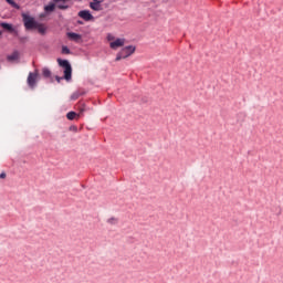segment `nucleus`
Returning <instances> with one entry per match:
<instances>
[{"instance_id":"nucleus-23","label":"nucleus","mask_w":283,"mask_h":283,"mask_svg":"<svg viewBox=\"0 0 283 283\" xmlns=\"http://www.w3.org/2000/svg\"><path fill=\"white\" fill-rule=\"evenodd\" d=\"M93 3H103V0H93Z\"/></svg>"},{"instance_id":"nucleus-8","label":"nucleus","mask_w":283,"mask_h":283,"mask_svg":"<svg viewBox=\"0 0 283 283\" xmlns=\"http://www.w3.org/2000/svg\"><path fill=\"white\" fill-rule=\"evenodd\" d=\"M57 4L59 10H67L70 8L67 3L69 0H53Z\"/></svg>"},{"instance_id":"nucleus-2","label":"nucleus","mask_w":283,"mask_h":283,"mask_svg":"<svg viewBox=\"0 0 283 283\" xmlns=\"http://www.w3.org/2000/svg\"><path fill=\"white\" fill-rule=\"evenodd\" d=\"M57 63L60 67L64 69V78L65 81H70L72 78V65L67 60L57 59Z\"/></svg>"},{"instance_id":"nucleus-20","label":"nucleus","mask_w":283,"mask_h":283,"mask_svg":"<svg viewBox=\"0 0 283 283\" xmlns=\"http://www.w3.org/2000/svg\"><path fill=\"white\" fill-rule=\"evenodd\" d=\"M83 112H85V107L80 108V113L77 114V118L83 116Z\"/></svg>"},{"instance_id":"nucleus-24","label":"nucleus","mask_w":283,"mask_h":283,"mask_svg":"<svg viewBox=\"0 0 283 283\" xmlns=\"http://www.w3.org/2000/svg\"><path fill=\"white\" fill-rule=\"evenodd\" d=\"M56 80L60 82V81H61V77H56Z\"/></svg>"},{"instance_id":"nucleus-10","label":"nucleus","mask_w":283,"mask_h":283,"mask_svg":"<svg viewBox=\"0 0 283 283\" xmlns=\"http://www.w3.org/2000/svg\"><path fill=\"white\" fill-rule=\"evenodd\" d=\"M19 51H14L12 54L7 56V61H9V63H14V61H19Z\"/></svg>"},{"instance_id":"nucleus-13","label":"nucleus","mask_w":283,"mask_h":283,"mask_svg":"<svg viewBox=\"0 0 283 283\" xmlns=\"http://www.w3.org/2000/svg\"><path fill=\"white\" fill-rule=\"evenodd\" d=\"M81 96H83V92L81 91H76L71 95V101H78V98H81Z\"/></svg>"},{"instance_id":"nucleus-7","label":"nucleus","mask_w":283,"mask_h":283,"mask_svg":"<svg viewBox=\"0 0 283 283\" xmlns=\"http://www.w3.org/2000/svg\"><path fill=\"white\" fill-rule=\"evenodd\" d=\"M67 39L70 41H74V43H81L83 41V35L74 32L66 33Z\"/></svg>"},{"instance_id":"nucleus-11","label":"nucleus","mask_w":283,"mask_h":283,"mask_svg":"<svg viewBox=\"0 0 283 283\" xmlns=\"http://www.w3.org/2000/svg\"><path fill=\"white\" fill-rule=\"evenodd\" d=\"M34 30H38L39 34H45V32H48V27H45V24L38 22V24H35Z\"/></svg>"},{"instance_id":"nucleus-21","label":"nucleus","mask_w":283,"mask_h":283,"mask_svg":"<svg viewBox=\"0 0 283 283\" xmlns=\"http://www.w3.org/2000/svg\"><path fill=\"white\" fill-rule=\"evenodd\" d=\"M107 41H113V42H114V35H112V33H109V34L107 35Z\"/></svg>"},{"instance_id":"nucleus-12","label":"nucleus","mask_w":283,"mask_h":283,"mask_svg":"<svg viewBox=\"0 0 283 283\" xmlns=\"http://www.w3.org/2000/svg\"><path fill=\"white\" fill-rule=\"evenodd\" d=\"M0 25L3 28V30H8V32H14V28L10 23L2 22Z\"/></svg>"},{"instance_id":"nucleus-15","label":"nucleus","mask_w":283,"mask_h":283,"mask_svg":"<svg viewBox=\"0 0 283 283\" xmlns=\"http://www.w3.org/2000/svg\"><path fill=\"white\" fill-rule=\"evenodd\" d=\"M42 76H44V78H50V76H52V72L50 71V69H42Z\"/></svg>"},{"instance_id":"nucleus-6","label":"nucleus","mask_w":283,"mask_h":283,"mask_svg":"<svg viewBox=\"0 0 283 283\" xmlns=\"http://www.w3.org/2000/svg\"><path fill=\"white\" fill-rule=\"evenodd\" d=\"M77 15L84 21H94V15L88 10H82L77 13Z\"/></svg>"},{"instance_id":"nucleus-17","label":"nucleus","mask_w":283,"mask_h":283,"mask_svg":"<svg viewBox=\"0 0 283 283\" xmlns=\"http://www.w3.org/2000/svg\"><path fill=\"white\" fill-rule=\"evenodd\" d=\"M9 6H11L12 8H15V10H19V4H17V2H14V0H6Z\"/></svg>"},{"instance_id":"nucleus-16","label":"nucleus","mask_w":283,"mask_h":283,"mask_svg":"<svg viewBox=\"0 0 283 283\" xmlns=\"http://www.w3.org/2000/svg\"><path fill=\"white\" fill-rule=\"evenodd\" d=\"M76 116H78V114H76V112H69V113L66 114V118H67L69 120H74V118H76Z\"/></svg>"},{"instance_id":"nucleus-18","label":"nucleus","mask_w":283,"mask_h":283,"mask_svg":"<svg viewBox=\"0 0 283 283\" xmlns=\"http://www.w3.org/2000/svg\"><path fill=\"white\" fill-rule=\"evenodd\" d=\"M62 54H71L70 48L62 46Z\"/></svg>"},{"instance_id":"nucleus-22","label":"nucleus","mask_w":283,"mask_h":283,"mask_svg":"<svg viewBox=\"0 0 283 283\" xmlns=\"http://www.w3.org/2000/svg\"><path fill=\"white\" fill-rule=\"evenodd\" d=\"M6 176H7L6 172L0 174V178H2V179H6Z\"/></svg>"},{"instance_id":"nucleus-19","label":"nucleus","mask_w":283,"mask_h":283,"mask_svg":"<svg viewBox=\"0 0 283 283\" xmlns=\"http://www.w3.org/2000/svg\"><path fill=\"white\" fill-rule=\"evenodd\" d=\"M108 224H116L117 220L116 218H111L107 220Z\"/></svg>"},{"instance_id":"nucleus-3","label":"nucleus","mask_w":283,"mask_h":283,"mask_svg":"<svg viewBox=\"0 0 283 283\" xmlns=\"http://www.w3.org/2000/svg\"><path fill=\"white\" fill-rule=\"evenodd\" d=\"M135 52H136L135 46H132V45L125 46L124 49L120 50V52L117 53L115 61H122V59H127L132 56V54H134Z\"/></svg>"},{"instance_id":"nucleus-4","label":"nucleus","mask_w":283,"mask_h":283,"mask_svg":"<svg viewBox=\"0 0 283 283\" xmlns=\"http://www.w3.org/2000/svg\"><path fill=\"white\" fill-rule=\"evenodd\" d=\"M36 81H39V70H35L28 75L27 83L29 87H31V90H34V87H36Z\"/></svg>"},{"instance_id":"nucleus-14","label":"nucleus","mask_w":283,"mask_h":283,"mask_svg":"<svg viewBox=\"0 0 283 283\" xmlns=\"http://www.w3.org/2000/svg\"><path fill=\"white\" fill-rule=\"evenodd\" d=\"M55 9H56V4L54 3H49L48 6L44 7L45 12H54Z\"/></svg>"},{"instance_id":"nucleus-5","label":"nucleus","mask_w":283,"mask_h":283,"mask_svg":"<svg viewBox=\"0 0 283 283\" xmlns=\"http://www.w3.org/2000/svg\"><path fill=\"white\" fill-rule=\"evenodd\" d=\"M125 45V39L118 38L109 43L111 50H118V48H123Z\"/></svg>"},{"instance_id":"nucleus-9","label":"nucleus","mask_w":283,"mask_h":283,"mask_svg":"<svg viewBox=\"0 0 283 283\" xmlns=\"http://www.w3.org/2000/svg\"><path fill=\"white\" fill-rule=\"evenodd\" d=\"M91 10H94L95 12L103 11V4L98 2H90Z\"/></svg>"},{"instance_id":"nucleus-1","label":"nucleus","mask_w":283,"mask_h":283,"mask_svg":"<svg viewBox=\"0 0 283 283\" xmlns=\"http://www.w3.org/2000/svg\"><path fill=\"white\" fill-rule=\"evenodd\" d=\"M22 21L24 24L25 30H34L36 28V20H34V17L30 15V13H22Z\"/></svg>"}]
</instances>
